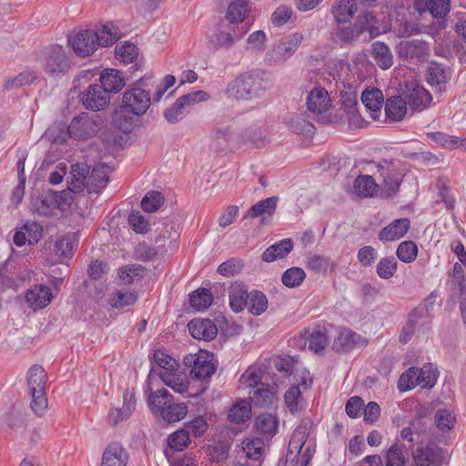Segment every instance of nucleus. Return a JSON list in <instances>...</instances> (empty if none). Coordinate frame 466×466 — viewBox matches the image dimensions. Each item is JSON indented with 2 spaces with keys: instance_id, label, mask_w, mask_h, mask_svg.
Returning <instances> with one entry per match:
<instances>
[{
  "instance_id": "obj_4",
  "label": "nucleus",
  "mask_w": 466,
  "mask_h": 466,
  "mask_svg": "<svg viewBox=\"0 0 466 466\" xmlns=\"http://www.w3.org/2000/svg\"><path fill=\"white\" fill-rule=\"evenodd\" d=\"M148 406L154 413H157L168 423L183 420L187 412L186 404L175 402L173 396L166 389L151 392L148 396Z\"/></svg>"
},
{
  "instance_id": "obj_24",
  "label": "nucleus",
  "mask_w": 466,
  "mask_h": 466,
  "mask_svg": "<svg viewBox=\"0 0 466 466\" xmlns=\"http://www.w3.org/2000/svg\"><path fill=\"white\" fill-rule=\"evenodd\" d=\"M341 105L348 116L349 126L354 127H360L363 123L359 110L357 94L355 92H344L341 94Z\"/></svg>"
},
{
  "instance_id": "obj_37",
  "label": "nucleus",
  "mask_w": 466,
  "mask_h": 466,
  "mask_svg": "<svg viewBox=\"0 0 466 466\" xmlns=\"http://www.w3.org/2000/svg\"><path fill=\"white\" fill-rule=\"evenodd\" d=\"M405 448L404 443H400L399 440L392 444L386 452L385 464L386 466H404L405 457L403 450Z\"/></svg>"
},
{
  "instance_id": "obj_27",
  "label": "nucleus",
  "mask_w": 466,
  "mask_h": 466,
  "mask_svg": "<svg viewBox=\"0 0 466 466\" xmlns=\"http://www.w3.org/2000/svg\"><path fill=\"white\" fill-rule=\"evenodd\" d=\"M159 377L162 381L174 391L180 394L187 391L188 380L185 374L177 371V368H175L174 370L161 371Z\"/></svg>"
},
{
  "instance_id": "obj_59",
  "label": "nucleus",
  "mask_w": 466,
  "mask_h": 466,
  "mask_svg": "<svg viewBox=\"0 0 466 466\" xmlns=\"http://www.w3.org/2000/svg\"><path fill=\"white\" fill-rule=\"evenodd\" d=\"M396 269L397 262L393 257L383 258L377 265V273L384 279L391 278Z\"/></svg>"
},
{
  "instance_id": "obj_7",
  "label": "nucleus",
  "mask_w": 466,
  "mask_h": 466,
  "mask_svg": "<svg viewBox=\"0 0 466 466\" xmlns=\"http://www.w3.org/2000/svg\"><path fill=\"white\" fill-rule=\"evenodd\" d=\"M213 358L214 356L211 352L200 350L197 353L185 356L183 363L186 367L190 368L189 375L191 379L206 381L216 371Z\"/></svg>"
},
{
  "instance_id": "obj_47",
  "label": "nucleus",
  "mask_w": 466,
  "mask_h": 466,
  "mask_svg": "<svg viewBox=\"0 0 466 466\" xmlns=\"http://www.w3.org/2000/svg\"><path fill=\"white\" fill-rule=\"evenodd\" d=\"M309 432L307 425L300 424L294 431L289 443L288 451L302 452V448L307 441Z\"/></svg>"
},
{
  "instance_id": "obj_51",
  "label": "nucleus",
  "mask_w": 466,
  "mask_h": 466,
  "mask_svg": "<svg viewBox=\"0 0 466 466\" xmlns=\"http://www.w3.org/2000/svg\"><path fill=\"white\" fill-rule=\"evenodd\" d=\"M232 137V128L230 125H225L223 123L218 124L215 129L214 140L217 147H220L221 150H225L229 147Z\"/></svg>"
},
{
  "instance_id": "obj_31",
  "label": "nucleus",
  "mask_w": 466,
  "mask_h": 466,
  "mask_svg": "<svg viewBox=\"0 0 466 466\" xmlns=\"http://www.w3.org/2000/svg\"><path fill=\"white\" fill-rule=\"evenodd\" d=\"M429 45L420 39L404 41L400 44V54L407 58L421 57L428 53Z\"/></svg>"
},
{
  "instance_id": "obj_40",
  "label": "nucleus",
  "mask_w": 466,
  "mask_h": 466,
  "mask_svg": "<svg viewBox=\"0 0 466 466\" xmlns=\"http://www.w3.org/2000/svg\"><path fill=\"white\" fill-rule=\"evenodd\" d=\"M243 446L237 451V458L250 459L256 461L259 458L262 451V442L257 440H251L242 443Z\"/></svg>"
},
{
  "instance_id": "obj_57",
  "label": "nucleus",
  "mask_w": 466,
  "mask_h": 466,
  "mask_svg": "<svg viewBox=\"0 0 466 466\" xmlns=\"http://www.w3.org/2000/svg\"><path fill=\"white\" fill-rule=\"evenodd\" d=\"M189 441L188 431L186 430L177 431L168 437V445L175 451H182L187 448Z\"/></svg>"
},
{
  "instance_id": "obj_10",
  "label": "nucleus",
  "mask_w": 466,
  "mask_h": 466,
  "mask_svg": "<svg viewBox=\"0 0 466 466\" xmlns=\"http://www.w3.org/2000/svg\"><path fill=\"white\" fill-rule=\"evenodd\" d=\"M303 38V35L298 32L280 38L267 54L268 61L273 64L284 63L298 49Z\"/></svg>"
},
{
  "instance_id": "obj_11",
  "label": "nucleus",
  "mask_w": 466,
  "mask_h": 466,
  "mask_svg": "<svg viewBox=\"0 0 466 466\" xmlns=\"http://www.w3.org/2000/svg\"><path fill=\"white\" fill-rule=\"evenodd\" d=\"M226 5L227 12L225 17L218 23L214 33L209 38V43L217 49L229 47L233 40V1H228Z\"/></svg>"
},
{
  "instance_id": "obj_53",
  "label": "nucleus",
  "mask_w": 466,
  "mask_h": 466,
  "mask_svg": "<svg viewBox=\"0 0 466 466\" xmlns=\"http://www.w3.org/2000/svg\"><path fill=\"white\" fill-rule=\"evenodd\" d=\"M251 404L247 399L235 402V425L244 424L251 419Z\"/></svg>"
},
{
  "instance_id": "obj_36",
  "label": "nucleus",
  "mask_w": 466,
  "mask_h": 466,
  "mask_svg": "<svg viewBox=\"0 0 466 466\" xmlns=\"http://www.w3.org/2000/svg\"><path fill=\"white\" fill-rule=\"evenodd\" d=\"M376 188L377 184L370 176L360 175L355 179L354 189L359 196L365 198L372 197L376 192Z\"/></svg>"
},
{
  "instance_id": "obj_5",
  "label": "nucleus",
  "mask_w": 466,
  "mask_h": 466,
  "mask_svg": "<svg viewBox=\"0 0 466 466\" xmlns=\"http://www.w3.org/2000/svg\"><path fill=\"white\" fill-rule=\"evenodd\" d=\"M272 83L264 72L256 70L239 75L235 79V98L252 99L270 89Z\"/></svg>"
},
{
  "instance_id": "obj_46",
  "label": "nucleus",
  "mask_w": 466,
  "mask_h": 466,
  "mask_svg": "<svg viewBox=\"0 0 466 466\" xmlns=\"http://www.w3.org/2000/svg\"><path fill=\"white\" fill-rule=\"evenodd\" d=\"M306 278L305 271L299 267L287 269L282 275V283L289 288L299 287Z\"/></svg>"
},
{
  "instance_id": "obj_12",
  "label": "nucleus",
  "mask_w": 466,
  "mask_h": 466,
  "mask_svg": "<svg viewBox=\"0 0 466 466\" xmlns=\"http://www.w3.org/2000/svg\"><path fill=\"white\" fill-rule=\"evenodd\" d=\"M84 107L90 111H101L110 105V96L100 84H91L80 94Z\"/></svg>"
},
{
  "instance_id": "obj_62",
  "label": "nucleus",
  "mask_w": 466,
  "mask_h": 466,
  "mask_svg": "<svg viewBox=\"0 0 466 466\" xmlns=\"http://www.w3.org/2000/svg\"><path fill=\"white\" fill-rule=\"evenodd\" d=\"M293 11L288 5L279 6L271 15V21L276 26L285 25L292 16Z\"/></svg>"
},
{
  "instance_id": "obj_14",
  "label": "nucleus",
  "mask_w": 466,
  "mask_h": 466,
  "mask_svg": "<svg viewBox=\"0 0 466 466\" xmlns=\"http://www.w3.org/2000/svg\"><path fill=\"white\" fill-rule=\"evenodd\" d=\"M70 68V62L61 46L53 48L46 56L44 70L51 76L65 75Z\"/></svg>"
},
{
  "instance_id": "obj_38",
  "label": "nucleus",
  "mask_w": 466,
  "mask_h": 466,
  "mask_svg": "<svg viewBox=\"0 0 466 466\" xmlns=\"http://www.w3.org/2000/svg\"><path fill=\"white\" fill-rule=\"evenodd\" d=\"M97 35V46H108L118 38V29L113 24H106L95 31Z\"/></svg>"
},
{
  "instance_id": "obj_33",
  "label": "nucleus",
  "mask_w": 466,
  "mask_h": 466,
  "mask_svg": "<svg viewBox=\"0 0 466 466\" xmlns=\"http://www.w3.org/2000/svg\"><path fill=\"white\" fill-rule=\"evenodd\" d=\"M279 201L278 197H270L262 199L253 205L248 211V214L251 218H258L261 216L271 217L277 208V203Z\"/></svg>"
},
{
  "instance_id": "obj_48",
  "label": "nucleus",
  "mask_w": 466,
  "mask_h": 466,
  "mask_svg": "<svg viewBox=\"0 0 466 466\" xmlns=\"http://www.w3.org/2000/svg\"><path fill=\"white\" fill-rule=\"evenodd\" d=\"M451 276V290L454 294L462 295V292H466V283L464 279V270L461 263L456 262L453 265Z\"/></svg>"
},
{
  "instance_id": "obj_2",
  "label": "nucleus",
  "mask_w": 466,
  "mask_h": 466,
  "mask_svg": "<svg viewBox=\"0 0 466 466\" xmlns=\"http://www.w3.org/2000/svg\"><path fill=\"white\" fill-rule=\"evenodd\" d=\"M70 175V191L78 193L86 188L89 194H96L106 187L109 180V167L105 164H97L90 171L87 164L76 163L71 167Z\"/></svg>"
},
{
  "instance_id": "obj_45",
  "label": "nucleus",
  "mask_w": 466,
  "mask_h": 466,
  "mask_svg": "<svg viewBox=\"0 0 466 466\" xmlns=\"http://www.w3.org/2000/svg\"><path fill=\"white\" fill-rule=\"evenodd\" d=\"M165 198L158 191H149L141 200V208L146 212L157 211L164 203Z\"/></svg>"
},
{
  "instance_id": "obj_28",
  "label": "nucleus",
  "mask_w": 466,
  "mask_h": 466,
  "mask_svg": "<svg viewBox=\"0 0 466 466\" xmlns=\"http://www.w3.org/2000/svg\"><path fill=\"white\" fill-rule=\"evenodd\" d=\"M357 12L355 0H336L332 5L331 13L339 24L347 23Z\"/></svg>"
},
{
  "instance_id": "obj_64",
  "label": "nucleus",
  "mask_w": 466,
  "mask_h": 466,
  "mask_svg": "<svg viewBox=\"0 0 466 466\" xmlns=\"http://www.w3.org/2000/svg\"><path fill=\"white\" fill-rule=\"evenodd\" d=\"M383 177L382 187L388 196L395 194L400 187V179L394 175L393 171L381 173Z\"/></svg>"
},
{
  "instance_id": "obj_9",
  "label": "nucleus",
  "mask_w": 466,
  "mask_h": 466,
  "mask_svg": "<svg viewBox=\"0 0 466 466\" xmlns=\"http://www.w3.org/2000/svg\"><path fill=\"white\" fill-rule=\"evenodd\" d=\"M64 191H47L32 199V210L40 216H51L56 209H64L69 205Z\"/></svg>"
},
{
  "instance_id": "obj_44",
  "label": "nucleus",
  "mask_w": 466,
  "mask_h": 466,
  "mask_svg": "<svg viewBox=\"0 0 466 466\" xmlns=\"http://www.w3.org/2000/svg\"><path fill=\"white\" fill-rule=\"evenodd\" d=\"M255 426L260 433L273 435L277 431L278 421L272 414L263 413L257 417Z\"/></svg>"
},
{
  "instance_id": "obj_1",
  "label": "nucleus",
  "mask_w": 466,
  "mask_h": 466,
  "mask_svg": "<svg viewBox=\"0 0 466 466\" xmlns=\"http://www.w3.org/2000/svg\"><path fill=\"white\" fill-rule=\"evenodd\" d=\"M147 84L141 77L132 84L122 96L121 103L113 115L115 126L124 133H128L137 126L138 119L151 105L149 90L145 87Z\"/></svg>"
},
{
  "instance_id": "obj_8",
  "label": "nucleus",
  "mask_w": 466,
  "mask_h": 466,
  "mask_svg": "<svg viewBox=\"0 0 466 466\" xmlns=\"http://www.w3.org/2000/svg\"><path fill=\"white\" fill-rule=\"evenodd\" d=\"M101 127L102 121L98 116L82 112L71 120L67 131L71 138L86 140L95 137Z\"/></svg>"
},
{
  "instance_id": "obj_30",
  "label": "nucleus",
  "mask_w": 466,
  "mask_h": 466,
  "mask_svg": "<svg viewBox=\"0 0 466 466\" xmlns=\"http://www.w3.org/2000/svg\"><path fill=\"white\" fill-rule=\"evenodd\" d=\"M407 101L400 96H391L385 104V113L392 121H400L407 113Z\"/></svg>"
},
{
  "instance_id": "obj_50",
  "label": "nucleus",
  "mask_w": 466,
  "mask_h": 466,
  "mask_svg": "<svg viewBox=\"0 0 466 466\" xmlns=\"http://www.w3.org/2000/svg\"><path fill=\"white\" fill-rule=\"evenodd\" d=\"M419 382L423 389H431L437 381L438 371L433 368L432 364L424 365L419 368Z\"/></svg>"
},
{
  "instance_id": "obj_17",
  "label": "nucleus",
  "mask_w": 466,
  "mask_h": 466,
  "mask_svg": "<svg viewBox=\"0 0 466 466\" xmlns=\"http://www.w3.org/2000/svg\"><path fill=\"white\" fill-rule=\"evenodd\" d=\"M307 108L314 115H321L327 112L331 106L328 91L321 86L310 90L306 101Z\"/></svg>"
},
{
  "instance_id": "obj_3",
  "label": "nucleus",
  "mask_w": 466,
  "mask_h": 466,
  "mask_svg": "<svg viewBox=\"0 0 466 466\" xmlns=\"http://www.w3.org/2000/svg\"><path fill=\"white\" fill-rule=\"evenodd\" d=\"M366 31L370 34V39L380 34L378 20L370 11L363 12L353 24L337 26L334 29V39L340 46H352Z\"/></svg>"
},
{
  "instance_id": "obj_19",
  "label": "nucleus",
  "mask_w": 466,
  "mask_h": 466,
  "mask_svg": "<svg viewBox=\"0 0 466 466\" xmlns=\"http://www.w3.org/2000/svg\"><path fill=\"white\" fill-rule=\"evenodd\" d=\"M128 460L127 450L118 442H111L102 454L100 466H127Z\"/></svg>"
},
{
  "instance_id": "obj_61",
  "label": "nucleus",
  "mask_w": 466,
  "mask_h": 466,
  "mask_svg": "<svg viewBox=\"0 0 466 466\" xmlns=\"http://www.w3.org/2000/svg\"><path fill=\"white\" fill-rule=\"evenodd\" d=\"M329 344V339L324 331L315 330L309 338V348L318 353L323 350Z\"/></svg>"
},
{
  "instance_id": "obj_32",
  "label": "nucleus",
  "mask_w": 466,
  "mask_h": 466,
  "mask_svg": "<svg viewBox=\"0 0 466 466\" xmlns=\"http://www.w3.org/2000/svg\"><path fill=\"white\" fill-rule=\"evenodd\" d=\"M37 80V74L32 69H25L15 77L8 78L5 81L4 89L5 91L16 90L25 86L34 84Z\"/></svg>"
},
{
  "instance_id": "obj_26",
  "label": "nucleus",
  "mask_w": 466,
  "mask_h": 466,
  "mask_svg": "<svg viewBox=\"0 0 466 466\" xmlns=\"http://www.w3.org/2000/svg\"><path fill=\"white\" fill-rule=\"evenodd\" d=\"M293 249V241L290 238H284L269 246L261 255L264 262H273L284 258Z\"/></svg>"
},
{
  "instance_id": "obj_39",
  "label": "nucleus",
  "mask_w": 466,
  "mask_h": 466,
  "mask_svg": "<svg viewBox=\"0 0 466 466\" xmlns=\"http://www.w3.org/2000/svg\"><path fill=\"white\" fill-rule=\"evenodd\" d=\"M419 368L410 367L404 373L401 374L398 380V389L400 391H408L414 389L419 382Z\"/></svg>"
},
{
  "instance_id": "obj_29",
  "label": "nucleus",
  "mask_w": 466,
  "mask_h": 466,
  "mask_svg": "<svg viewBox=\"0 0 466 466\" xmlns=\"http://www.w3.org/2000/svg\"><path fill=\"white\" fill-rule=\"evenodd\" d=\"M371 56L380 68L386 70L393 65V56L390 47L383 42L376 41L371 45Z\"/></svg>"
},
{
  "instance_id": "obj_52",
  "label": "nucleus",
  "mask_w": 466,
  "mask_h": 466,
  "mask_svg": "<svg viewBox=\"0 0 466 466\" xmlns=\"http://www.w3.org/2000/svg\"><path fill=\"white\" fill-rule=\"evenodd\" d=\"M311 459L312 452L309 447L300 453L288 451L285 466H308Z\"/></svg>"
},
{
  "instance_id": "obj_43",
  "label": "nucleus",
  "mask_w": 466,
  "mask_h": 466,
  "mask_svg": "<svg viewBox=\"0 0 466 466\" xmlns=\"http://www.w3.org/2000/svg\"><path fill=\"white\" fill-rule=\"evenodd\" d=\"M250 399L257 405L266 406L271 404L274 399L273 387L267 383H260V386L254 390Z\"/></svg>"
},
{
  "instance_id": "obj_13",
  "label": "nucleus",
  "mask_w": 466,
  "mask_h": 466,
  "mask_svg": "<svg viewBox=\"0 0 466 466\" xmlns=\"http://www.w3.org/2000/svg\"><path fill=\"white\" fill-rule=\"evenodd\" d=\"M402 96L410 107L416 111L425 109L431 101V96L421 85L416 81H410L405 84L402 89Z\"/></svg>"
},
{
  "instance_id": "obj_6",
  "label": "nucleus",
  "mask_w": 466,
  "mask_h": 466,
  "mask_svg": "<svg viewBox=\"0 0 466 466\" xmlns=\"http://www.w3.org/2000/svg\"><path fill=\"white\" fill-rule=\"evenodd\" d=\"M244 308L254 316H259L268 309V299L259 290L248 292L242 283L235 281V312L241 311Z\"/></svg>"
},
{
  "instance_id": "obj_22",
  "label": "nucleus",
  "mask_w": 466,
  "mask_h": 466,
  "mask_svg": "<svg viewBox=\"0 0 466 466\" xmlns=\"http://www.w3.org/2000/svg\"><path fill=\"white\" fill-rule=\"evenodd\" d=\"M410 227V222L409 218H402L395 219L380 231L378 238L382 242L400 239L405 236Z\"/></svg>"
},
{
  "instance_id": "obj_42",
  "label": "nucleus",
  "mask_w": 466,
  "mask_h": 466,
  "mask_svg": "<svg viewBox=\"0 0 466 466\" xmlns=\"http://www.w3.org/2000/svg\"><path fill=\"white\" fill-rule=\"evenodd\" d=\"M416 466H431L438 460V454L431 447H419L413 453Z\"/></svg>"
},
{
  "instance_id": "obj_35",
  "label": "nucleus",
  "mask_w": 466,
  "mask_h": 466,
  "mask_svg": "<svg viewBox=\"0 0 466 466\" xmlns=\"http://www.w3.org/2000/svg\"><path fill=\"white\" fill-rule=\"evenodd\" d=\"M213 301L211 292L207 289H198L189 298L190 306L197 311L208 309Z\"/></svg>"
},
{
  "instance_id": "obj_16",
  "label": "nucleus",
  "mask_w": 466,
  "mask_h": 466,
  "mask_svg": "<svg viewBox=\"0 0 466 466\" xmlns=\"http://www.w3.org/2000/svg\"><path fill=\"white\" fill-rule=\"evenodd\" d=\"M367 340L350 329H342L334 339L332 349L339 353H347L357 347H364Z\"/></svg>"
},
{
  "instance_id": "obj_23",
  "label": "nucleus",
  "mask_w": 466,
  "mask_h": 466,
  "mask_svg": "<svg viewBox=\"0 0 466 466\" xmlns=\"http://www.w3.org/2000/svg\"><path fill=\"white\" fill-rule=\"evenodd\" d=\"M26 301L34 309H42L52 301V292L49 287L44 285H35L26 293Z\"/></svg>"
},
{
  "instance_id": "obj_54",
  "label": "nucleus",
  "mask_w": 466,
  "mask_h": 466,
  "mask_svg": "<svg viewBox=\"0 0 466 466\" xmlns=\"http://www.w3.org/2000/svg\"><path fill=\"white\" fill-rule=\"evenodd\" d=\"M32 396L31 409L37 416H43L47 410L48 402L46 397V390L37 389L35 392L30 393Z\"/></svg>"
},
{
  "instance_id": "obj_41",
  "label": "nucleus",
  "mask_w": 466,
  "mask_h": 466,
  "mask_svg": "<svg viewBox=\"0 0 466 466\" xmlns=\"http://www.w3.org/2000/svg\"><path fill=\"white\" fill-rule=\"evenodd\" d=\"M361 101L371 112L380 111L383 104L382 92L379 89L365 90L362 92Z\"/></svg>"
},
{
  "instance_id": "obj_56",
  "label": "nucleus",
  "mask_w": 466,
  "mask_h": 466,
  "mask_svg": "<svg viewBox=\"0 0 466 466\" xmlns=\"http://www.w3.org/2000/svg\"><path fill=\"white\" fill-rule=\"evenodd\" d=\"M116 55L122 62L132 63L137 57V47L130 42H125L116 46Z\"/></svg>"
},
{
  "instance_id": "obj_20",
  "label": "nucleus",
  "mask_w": 466,
  "mask_h": 466,
  "mask_svg": "<svg viewBox=\"0 0 466 466\" xmlns=\"http://www.w3.org/2000/svg\"><path fill=\"white\" fill-rule=\"evenodd\" d=\"M191 336L197 339L212 340L218 334V328L208 319H194L187 324Z\"/></svg>"
},
{
  "instance_id": "obj_18",
  "label": "nucleus",
  "mask_w": 466,
  "mask_h": 466,
  "mask_svg": "<svg viewBox=\"0 0 466 466\" xmlns=\"http://www.w3.org/2000/svg\"><path fill=\"white\" fill-rule=\"evenodd\" d=\"M136 407L135 393L126 390L123 393V406L121 408H112L108 413V422L116 426L119 422L127 420Z\"/></svg>"
},
{
  "instance_id": "obj_63",
  "label": "nucleus",
  "mask_w": 466,
  "mask_h": 466,
  "mask_svg": "<svg viewBox=\"0 0 466 466\" xmlns=\"http://www.w3.org/2000/svg\"><path fill=\"white\" fill-rule=\"evenodd\" d=\"M272 363L274 368L278 371H279L284 377H289L293 372L295 361L291 357H276L275 359H273Z\"/></svg>"
},
{
  "instance_id": "obj_49",
  "label": "nucleus",
  "mask_w": 466,
  "mask_h": 466,
  "mask_svg": "<svg viewBox=\"0 0 466 466\" xmlns=\"http://www.w3.org/2000/svg\"><path fill=\"white\" fill-rule=\"evenodd\" d=\"M418 254V248L413 241L401 242L396 251L398 258L404 263H410L415 260Z\"/></svg>"
},
{
  "instance_id": "obj_15",
  "label": "nucleus",
  "mask_w": 466,
  "mask_h": 466,
  "mask_svg": "<svg viewBox=\"0 0 466 466\" xmlns=\"http://www.w3.org/2000/svg\"><path fill=\"white\" fill-rule=\"evenodd\" d=\"M74 52L79 56H88L93 54L97 46V35L95 30H83L77 33L71 40Z\"/></svg>"
},
{
  "instance_id": "obj_60",
  "label": "nucleus",
  "mask_w": 466,
  "mask_h": 466,
  "mask_svg": "<svg viewBox=\"0 0 466 466\" xmlns=\"http://www.w3.org/2000/svg\"><path fill=\"white\" fill-rule=\"evenodd\" d=\"M185 116V107L177 98L176 102L164 112L165 119L171 124L181 121Z\"/></svg>"
},
{
  "instance_id": "obj_21",
  "label": "nucleus",
  "mask_w": 466,
  "mask_h": 466,
  "mask_svg": "<svg viewBox=\"0 0 466 466\" xmlns=\"http://www.w3.org/2000/svg\"><path fill=\"white\" fill-rule=\"evenodd\" d=\"M100 85L106 89V93H118L127 85V78L125 77L124 73L113 69H105L99 76Z\"/></svg>"
},
{
  "instance_id": "obj_55",
  "label": "nucleus",
  "mask_w": 466,
  "mask_h": 466,
  "mask_svg": "<svg viewBox=\"0 0 466 466\" xmlns=\"http://www.w3.org/2000/svg\"><path fill=\"white\" fill-rule=\"evenodd\" d=\"M330 266L331 261L327 257L313 255L308 258L307 268L315 273L325 274Z\"/></svg>"
},
{
  "instance_id": "obj_25",
  "label": "nucleus",
  "mask_w": 466,
  "mask_h": 466,
  "mask_svg": "<svg viewBox=\"0 0 466 466\" xmlns=\"http://www.w3.org/2000/svg\"><path fill=\"white\" fill-rule=\"evenodd\" d=\"M450 79V73L439 64H432L427 72V82L435 88V92L442 94L446 91V84Z\"/></svg>"
},
{
  "instance_id": "obj_34",
  "label": "nucleus",
  "mask_w": 466,
  "mask_h": 466,
  "mask_svg": "<svg viewBox=\"0 0 466 466\" xmlns=\"http://www.w3.org/2000/svg\"><path fill=\"white\" fill-rule=\"evenodd\" d=\"M47 375L45 370L38 365H34L28 372L27 384L29 393L35 392L37 389L46 390Z\"/></svg>"
},
{
  "instance_id": "obj_58",
  "label": "nucleus",
  "mask_w": 466,
  "mask_h": 466,
  "mask_svg": "<svg viewBox=\"0 0 466 466\" xmlns=\"http://www.w3.org/2000/svg\"><path fill=\"white\" fill-rule=\"evenodd\" d=\"M137 299V295L130 291H116L111 298L110 304L116 309H122L126 306L133 305Z\"/></svg>"
}]
</instances>
